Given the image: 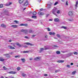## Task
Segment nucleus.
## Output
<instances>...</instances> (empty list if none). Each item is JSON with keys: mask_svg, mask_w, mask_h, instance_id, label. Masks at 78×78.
<instances>
[{"mask_svg": "<svg viewBox=\"0 0 78 78\" xmlns=\"http://www.w3.org/2000/svg\"><path fill=\"white\" fill-rule=\"evenodd\" d=\"M47 8H48V9H50V8H51V5H48V6Z\"/></svg>", "mask_w": 78, "mask_h": 78, "instance_id": "31", "label": "nucleus"}, {"mask_svg": "<svg viewBox=\"0 0 78 78\" xmlns=\"http://www.w3.org/2000/svg\"><path fill=\"white\" fill-rule=\"evenodd\" d=\"M32 14L33 15H36V14H37V12L35 11H34L33 12Z\"/></svg>", "mask_w": 78, "mask_h": 78, "instance_id": "24", "label": "nucleus"}, {"mask_svg": "<svg viewBox=\"0 0 78 78\" xmlns=\"http://www.w3.org/2000/svg\"><path fill=\"white\" fill-rule=\"evenodd\" d=\"M13 47H15L16 45H15V44H13Z\"/></svg>", "mask_w": 78, "mask_h": 78, "instance_id": "61", "label": "nucleus"}, {"mask_svg": "<svg viewBox=\"0 0 78 78\" xmlns=\"http://www.w3.org/2000/svg\"><path fill=\"white\" fill-rule=\"evenodd\" d=\"M30 61H31V60H33V58H30Z\"/></svg>", "mask_w": 78, "mask_h": 78, "instance_id": "58", "label": "nucleus"}, {"mask_svg": "<svg viewBox=\"0 0 78 78\" xmlns=\"http://www.w3.org/2000/svg\"><path fill=\"white\" fill-rule=\"evenodd\" d=\"M76 73V71H74L72 73V75H75V74Z\"/></svg>", "mask_w": 78, "mask_h": 78, "instance_id": "29", "label": "nucleus"}, {"mask_svg": "<svg viewBox=\"0 0 78 78\" xmlns=\"http://www.w3.org/2000/svg\"><path fill=\"white\" fill-rule=\"evenodd\" d=\"M12 53H9L8 54H4V55L6 57H7V58H11V56L10 55H9V54H12Z\"/></svg>", "mask_w": 78, "mask_h": 78, "instance_id": "3", "label": "nucleus"}, {"mask_svg": "<svg viewBox=\"0 0 78 78\" xmlns=\"http://www.w3.org/2000/svg\"><path fill=\"white\" fill-rule=\"evenodd\" d=\"M49 20V21H52L53 20L51 19H50Z\"/></svg>", "mask_w": 78, "mask_h": 78, "instance_id": "59", "label": "nucleus"}, {"mask_svg": "<svg viewBox=\"0 0 78 78\" xmlns=\"http://www.w3.org/2000/svg\"><path fill=\"white\" fill-rule=\"evenodd\" d=\"M25 38H26V39H28V37L27 36H26L24 37Z\"/></svg>", "mask_w": 78, "mask_h": 78, "instance_id": "48", "label": "nucleus"}, {"mask_svg": "<svg viewBox=\"0 0 78 78\" xmlns=\"http://www.w3.org/2000/svg\"><path fill=\"white\" fill-rule=\"evenodd\" d=\"M66 67H68V68H70V66L69 65H67L66 66Z\"/></svg>", "mask_w": 78, "mask_h": 78, "instance_id": "40", "label": "nucleus"}, {"mask_svg": "<svg viewBox=\"0 0 78 78\" xmlns=\"http://www.w3.org/2000/svg\"><path fill=\"white\" fill-rule=\"evenodd\" d=\"M57 54H60V52L59 51H57L56 52Z\"/></svg>", "mask_w": 78, "mask_h": 78, "instance_id": "32", "label": "nucleus"}, {"mask_svg": "<svg viewBox=\"0 0 78 78\" xmlns=\"http://www.w3.org/2000/svg\"><path fill=\"white\" fill-rule=\"evenodd\" d=\"M57 11V9L56 8L52 10V13L54 15H55V16H57L56 15V14L55 13V12H56Z\"/></svg>", "mask_w": 78, "mask_h": 78, "instance_id": "2", "label": "nucleus"}, {"mask_svg": "<svg viewBox=\"0 0 78 78\" xmlns=\"http://www.w3.org/2000/svg\"><path fill=\"white\" fill-rule=\"evenodd\" d=\"M44 10V9L43 8H41L40 9V11H43Z\"/></svg>", "mask_w": 78, "mask_h": 78, "instance_id": "52", "label": "nucleus"}, {"mask_svg": "<svg viewBox=\"0 0 78 78\" xmlns=\"http://www.w3.org/2000/svg\"><path fill=\"white\" fill-rule=\"evenodd\" d=\"M34 60L35 61H39V60H40V58L39 57H37L36 58H35L34 59Z\"/></svg>", "mask_w": 78, "mask_h": 78, "instance_id": "11", "label": "nucleus"}, {"mask_svg": "<svg viewBox=\"0 0 78 78\" xmlns=\"http://www.w3.org/2000/svg\"><path fill=\"white\" fill-rule=\"evenodd\" d=\"M33 14V12H30V13H29V14Z\"/></svg>", "mask_w": 78, "mask_h": 78, "instance_id": "57", "label": "nucleus"}, {"mask_svg": "<svg viewBox=\"0 0 78 78\" xmlns=\"http://www.w3.org/2000/svg\"><path fill=\"white\" fill-rule=\"evenodd\" d=\"M73 20V19H69V21H72Z\"/></svg>", "mask_w": 78, "mask_h": 78, "instance_id": "56", "label": "nucleus"}, {"mask_svg": "<svg viewBox=\"0 0 78 78\" xmlns=\"http://www.w3.org/2000/svg\"><path fill=\"white\" fill-rule=\"evenodd\" d=\"M11 27H12L13 28H17V25H12L11 26Z\"/></svg>", "mask_w": 78, "mask_h": 78, "instance_id": "13", "label": "nucleus"}, {"mask_svg": "<svg viewBox=\"0 0 78 78\" xmlns=\"http://www.w3.org/2000/svg\"><path fill=\"white\" fill-rule=\"evenodd\" d=\"M23 53H29V51H23Z\"/></svg>", "mask_w": 78, "mask_h": 78, "instance_id": "23", "label": "nucleus"}, {"mask_svg": "<svg viewBox=\"0 0 78 78\" xmlns=\"http://www.w3.org/2000/svg\"><path fill=\"white\" fill-rule=\"evenodd\" d=\"M61 28H63L64 29H67V27L64 26H62Z\"/></svg>", "mask_w": 78, "mask_h": 78, "instance_id": "26", "label": "nucleus"}, {"mask_svg": "<svg viewBox=\"0 0 78 78\" xmlns=\"http://www.w3.org/2000/svg\"><path fill=\"white\" fill-rule=\"evenodd\" d=\"M9 48L10 49H12V50H13L14 49H15V48L11 46H8Z\"/></svg>", "mask_w": 78, "mask_h": 78, "instance_id": "8", "label": "nucleus"}, {"mask_svg": "<svg viewBox=\"0 0 78 78\" xmlns=\"http://www.w3.org/2000/svg\"><path fill=\"white\" fill-rule=\"evenodd\" d=\"M20 26H24V24L22 23L20 24Z\"/></svg>", "mask_w": 78, "mask_h": 78, "instance_id": "47", "label": "nucleus"}, {"mask_svg": "<svg viewBox=\"0 0 78 78\" xmlns=\"http://www.w3.org/2000/svg\"><path fill=\"white\" fill-rule=\"evenodd\" d=\"M56 34L55 32H52V35H55Z\"/></svg>", "mask_w": 78, "mask_h": 78, "instance_id": "42", "label": "nucleus"}, {"mask_svg": "<svg viewBox=\"0 0 78 78\" xmlns=\"http://www.w3.org/2000/svg\"><path fill=\"white\" fill-rule=\"evenodd\" d=\"M58 2H56L54 3V5H57V4H58Z\"/></svg>", "mask_w": 78, "mask_h": 78, "instance_id": "37", "label": "nucleus"}, {"mask_svg": "<svg viewBox=\"0 0 78 78\" xmlns=\"http://www.w3.org/2000/svg\"><path fill=\"white\" fill-rule=\"evenodd\" d=\"M44 76H48V75L47 74H44Z\"/></svg>", "mask_w": 78, "mask_h": 78, "instance_id": "49", "label": "nucleus"}, {"mask_svg": "<svg viewBox=\"0 0 78 78\" xmlns=\"http://www.w3.org/2000/svg\"><path fill=\"white\" fill-rule=\"evenodd\" d=\"M1 78H4L3 76H2L1 77Z\"/></svg>", "mask_w": 78, "mask_h": 78, "instance_id": "64", "label": "nucleus"}, {"mask_svg": "<svg viewBox=\"0 0 78 78\" xmlns=\"http://www.w3.org/2000/svg\"><path fill=\"white\" fill-rule=\"evenodd\" d=\"M73 53H70L68 54L67 55V56L68 57L70 56H72V54H73Z\"/></svg>", "mask_w": 78, "mask_h": 78, "instance_id": "14", "label": "nucleus"}, {"mask_svg": "<svg viewBox=\"0 0 78 78\" xmlns=\"http://www.w3.org/2000/svg\"><path fill=\"white\" fill-rule=\"evenodd\" d=\"M77 5H78V1L76 2V5H75L76 9V8L78 7V6H77Z\"/></svg>", "mask_w": 78, "mask_h": 78, "instance_id": "18", "label": "nucleus"}, {"mask_svg": "<svg viewBox=\"0 0 78 78\" xmlns=\"http://www.w3.org/2000/svg\"><path fill=\"white\" fill-rule=\"evenodd\" d=\"M0 61H5V59L3 58H0Z\"/></svg>", "mask_w": 78, "mask_h": 78, "instance_id": "22", "label": "nucleus"}, {"mask_svg": "<svg viewBox=\"0 0 78 78\" xmlns=\"http://www.w3.org/2000/svg\"><path fill=\"white\" fill-rule=\"evenodd\" d=\"M8 11L7 12V14H6V15H8Z\"/></svg>", "mask_w": 78, "mask_h": 78, "instance_id": "63", "label": "nucleus"}, {"mask_svg": "<svg viewBox=\"0 0 78 78\" xmlns=\"http://www.w3.org/2000/svg\"><path fill=\"white\" fill-rule=\"evenodd\" d=\"M49 34H50V35H52V32H49Z\"/></svg>", "mask_w": 78, "mask_h": 78, "instance_id": "50", "label": "nucleus"}, {"mask_svg": "<svg viewBox=\"0 0 78 78\" xmlns=\"http://www.w3.org/2000/svg\"><path fill=\"white\" fill-rule=\"evenodd\" d=\"M48 49V48H46L45 49H44L42 48H40L41 51H40L39 52L41 53V52H42V51H43V50H47Z\"/></svg>", "mask_w": 78, "mask_h": 78, "instance_id": "4", "label": "nucleus"}, {"mask_svg": "<svg viewBox=\"0 0 78 78\" xmlns=\"http://www.w3.org/2000/svg\"><path fill=\"white\" fill-rule=\"evenodd\" d=\"M28 31L30 33H32V34L34 33V32L33 31V30L32 29H30Z\"/></svg>", "mask_w": 78, "mask_h": 78, "instance_id": "9", "label": "nucleus"}, {"mask_svg": "<svg viewBox=\"0 0 78 78\" xmlns=\"http://www.w3.org/2000/svg\"><path fill=\"white\" fill-rule=\"evenodd\" d=\"M21 60L23 62H24L25 61V59L24 58H22Z\"/></svg>", "mask_w": 78, "mask_h": 78, "instance_id": "25", "label": "nucleus"}, {"mask_svg": "<svg viewBox=\"0 0 78 78\" xmlns=\"http://www.w3.org/2000/svg\"><path fill=\"white\" fill-rule=\"evenodd\" d=\"M1 26L2 27H4V28H6V25H5L4 24H2Z\"/></svg>", "mask_w": 78, "mask_h": 78, "instance_id": "20", "label": "nucleus"}, {"mask_svg": "<svg viewBox=\"0 0 78 78\" xmlns=\"http://www.w3.org/2000/svg\"><path fill=\"white\" fill-rule=\"evenodd\" d=\"M54 47H58V46H56V45H54Z\"/></svg>", "mask_w": 78, "mask_h": 78, "instance_id": "60", "label": "nucleus"}, {"mask_svg": "<svg viewBox=\"0 0 78 78\" xmlns=\"http://www.w3.org/2000/svg\"><path fill=\"white\" fill-rule=\"evenodd\" d=\"M70 64H71V66H72V65H73V63H71Z\"/></svg>", "mask_w": 78, "mask_h": 78, "instance_id": "62", "label": "nucleus"}, {"mask_svg": "<svg viewBox=\"0 0 78 78\" xmlns=\"http://www.w3.org/2000/svg\"><path fill=\"white\" fill-rule=\"evenodd\" d=\"M38 14L40 15L43 16V15H44V13L43 12H38Z\"/></svg>", "mask_w": 78, "mask_h": 78, "instance_id": "12", "label": "nucleus"}, {"mask_svg": "<svg viewBox=\"0 0 78 78\" xmlns=\"http://www.w3.org/2000/svg\"><path fill=\"white\" fill-rule=\"evenodd\" d=\"M3 69H4L5 70H7V68H6V67L5 66H4L3 67Z\"/></svg>", "mask_w": 78, "mask_h": 78, "instance_id": "34", "label": "nucleus"}, {"mask_svg": "<svg viewBox=\"0 0 78 78\" xmlns=\"http://www.w3.org/2000/svg\"><path fill=\"white\" fill-rule=\"evenodd\" d=\"M36 35H32V37H34L35 36H36Z\"/></svg>", "mask_w": 78, "mask_h": 78, "instance_id": "44", "label": "nucleus"}, {"mask_svg": "<svg viewBox=\"0 0 78 78\" xmlns=\"http://www.w3.org/2000/svg\"><path fill=\"white\" fill-rule=\"evenodd\" d=\"M45 38H46V39H45V40H47V38H48V36H45Z\"/></svg>", "mask_w": 78, "mask_h": 78, "instance_id": "39", "label": "nucleus"}, {"mask_svg": "<svg viewBox=\"0 0 78 78\" xmlns=\"http://www.w3.org/2000/svg\"><path fill=\"white\" fill-rule=\"evenodd\" d=\"M48 31H51V30H50V29L48 28Z\"/></svg>", "mask_w": 78, "mask_h": 78, "instance_id": "46", "label": "nucleus"}, {"mask_svg": "<svg viewBox=\"0 0 78 78\" xmlns=\"http://www.w3.org/2000/svg\"><path fill=\"white\" fill-rule=\"evenodd\" d=\"M22 76H26V74L24 73H22Z\"/></svg>", "mask_w": 78, "mask_h": 78, "instance_id": "28", "label": "nucleus"}, {"mask_svg": "<svg viewBox=\"0 0 78 78\" xmlns=\"http://www.w3.org/2000/svg\"><path fill=\"white\" fill-rule=\"evenodd\" d=\"M14 22H16L17 23H18V22H19L18 21H17L16 20L14 21Z\"/></svg>", "mask_w": 78, "mask_h": 78, "instance_id": "41", "label": "nucleus"}, {"mask_svg": "<svg viewBox=\"0 0 78 78\" xmlns=\"http://www.w3.org/2000/svg\"><path fill=\"white\" fill-rule=\"evenodd\" d=\"M68 15L69 16H72L73 15V13L71 11H70L68 13Z\"/></svg>", "mask_w": 78, "mask_h": 78, "instance_id": "7", "label": "nucleus"}, {"mask_svg": "<svg viewBox=\"0 0 78 78\" xmlns=\"http://www.w3.org/2000/svg\"><path fill=\"white\" fill-rule=\"evenodd\" d=\"M58 71H59L58 70H56L55 71V72H56V73H57V72H58Z\"/></svg>", "mask_w": 78, "mask_h": 78, "instance_id": "55", "label": "nucleus"}, {"mask_svg": "<svg viewBox=\"0 0 78 78\" xmlns=\"http://www.w3.org/2000/svg\"><path fill=\"white\" fill-rule=\"evenodd\" d=\"M23 1H24V0H19V2L20 4H21L23 3Z\"/></svg>", "mask_w": 78, "mask_h": 78, "instance_id": "17", "label": "nucleus"}, {"mask_svg": "<svg viewBox=\"0 0 78 78\" xmlns=\"http://www.w3.org/2000/svg\"><path fill=\"white\" fill-rule=\"evenodd\" d=\"M9 73H10L11 74H16L17 73V72L16 71H11L9 72Z\"/></svg>", "mask_w": 78, "mask_h": 78, "instance_id": "5", "label": "nucleus"}, {"mask_svg": "<svg viewBox=\"0 0 78 78\" xmlns=\"http://www.w3.org/2000/svg\"><path fill=\"white\" fill-rule=\"evenodd\" d=\"M28 1H26L25 3L23 5L24 6H27V5H28Z\"/></svg>", "mask_w": 78, "mask_h": 78, "instance_id": "6", "label": "nucleus"}, {"mask_svg": "<svg viewBox=\"0 0 78 78\" xmlns=\"http://www.w3.org/2000/svg\"><path fill=\"white\" fill-rule=\"evenodd\" d=\"M57 37H60V35L58 34H57Z\"/></svg>", "mask_w": 78, "mask_h": 78, "instance_id": "54", "label": "nucleus"}, {"mask_svg": "<svg viewBox=\"0 0 78 78\" xmlns=\"http://www.w3.org/2000/svg\"><path fill=\"white\" fill-rule=\"evenodd\" d=\"M50 15L49 14H46V18H47L48 17V16H49Z\"/></svg>", "mask_w": 78, "mask_h": 78, "instance_id": "35", "label": "nucleus"}, {"mask_svg": "<svg viewBox=\"0 0 78 78\" xmlns=\"http://www.w3.org/2000/svg\"><path fill=\"white\" fill-rule=\"evenodd\" d=\"M74 55H77L78 53L77 52H76L74 53Z\"/></svg>", "mask_w": 78, "mask_h": 78, "instance_id": "33", "label": "nucleus"}, {"mask_svg": "<svg viewBox=\"0 0 78 78\" xmlns=\"http://www.w3.org/2000/svg\"><path fill=\"white\" fill-rule=\"evenodd\" d=\"M66 5H67V6L69 5V4H68V3H67V1L66 2Z\"/></svg>", "mask_w": 78, "mask_h": 78, "instance_id": "51", "label": "nucleus"}, {"mask_svg": "<svg viewBox=\"0 0 78 78\" xmlns=\"http://www.w3.org/2000/svg\"><path fill=\"white\" fill-rule=\"evenodd\" d=\"M57 14H60V11L59 10H57L56 11Z\"/></svg>", "mask_w": 78, "mask_h": 78, "instance_id": "27", "label": "nucleus"}, {"mask_svg": "<svg viewBox=\"0 0 78 78\" xmlns=\"http://www.w3.org/2000/svg\"><path fill=\"white\" fill-rule=\"evenodd\" d=\"M16 45H17L18 46H19L20 47H22V46H21V45H20V44L17 43H16Z\"/></svg>", "mask_w": 78, "mask_h": 78, "instance_id": "21", "label": "nucleus"}, {"mask_svg": "<svg viewBox=\"0 0 78 78\" xmlns=\"http://www.w3.org/2000/svg\"><path fill=\"white\" fill-rule=\"evenodd\" d=\"M19 55H16L15 56V58H19Z\"/></svg>", "mask_w": 78, "mask_h": 78, "instance_id": "45", "label": "nucleus"}, {"mask_svg": "<svg viewBox=\"0 0 78 78\" xmlns=\"http://www.w3.org/2000/svg\"><path fill=\"white\" fill-rule=\"evenodd\" d=\"M32 18L36 19V18H37V16H32Z\"/></svg>", "mask_w": 78, "mask_h": 78, "instance_id": "19", "label": "nucleus"}, {"mask_svg": "<svg viewBox=\"0 0 78 78\" xmlns=\"http://www.w3.org/2000/svg\"><path fill=\"white\" fill-rule=\"evenodd\" d=\"M64 62V60H58V62Z\"/></svg>", "mask_w": 78, "mask_h": 78, "instance_id": "16", "label": "nucleus"}, {"mask_svg": "<svg viewBox=\"0 0 78 78\" xmlns=\"http://www.w3.org/2000/svg\"><path fill=\"white\" fill-rule=\"evenodd\" d=\"M25 44H26L27 45H31V46H32V45H33V44H31L28 42L25 43Z\"/></svg>", "mask_w": 78, "mask_h": 78, "instance_id": "15", "label": "nucleus"}, {"mask_svg": "<svg viewBox=\"0 0 78 78\" xmlns=\"http://www.w3.org/2000/svg\"><path fill=\"white\" fill-rule=\"evenodd\" d=\"M3 5L2 4H0V8H3Z\"/></svg>", "mask_w": 78, "mask_h": 78, "instance_id": "30", "label": "nucleus"}, {"mask_svg": "<svg viewBox=\"0 0 78 78\" xmlns=\"http://www.w3.org/2000/svg\"><path fill=\"white\" fill-rule=\"evenodd\" d=\"M11 5V2H9V4L8 5H7V6H8V5Z\"/></svg>", "mask_w": 78, "mask_h": 78, "instance_id": "53", "label": "nucleus"}, {"mask_svg": "<svg viewBox=\"0 0 78 78\" xmlns=\"http://www.w3.org/2000/svg\"><path fill=\"white\" fill-rule=\"evenodd\" d=\"M54 20L55 22H59V19L57 18L54 19Z\"/></svg>", "mask_w": 78, "mask_h": 78, "instance_id": "10", "label": "nucleus"}, {"mask_svg": "<svg viewBox=\"0 0 78 78\" xmlns=\"http://www.w3.org/2000/svg\"><path fill=\"white\" fill-rule=\"evenodd\" d=\"M17 69L18 70H20V68L19 67H18L17 68Z\"/></svg>", "mask_w": 78, "mask_h": 78, "instance_id": "36", "label": "nucleus"}, {"mask_svg": "<svg viewBox=\"0 0 78 78\" xmlns=\"http://www.w3.org/2000/svg\"><path fill=\"white\" fill-rule=\"evenodd\" d=\"M21 32H22L25 34H27L28 30H27L22 29L20 30Z\"/></svg>", "mask_w": 78, "mask_h": 78, "instance_id": "1", "label": "nucleus"}, {"mask_svg": "<svg viewBox=\"0 0 78 78\" xmlns=\"http://www.w3.org/2000/svg\"><path fill=\"white\" fill-rule=\"evenodd\" d=\"M28 26V24H24V26H25V27H27Z\"/></svg>", "mask_w": 78, "mask_h": 78, "instance_id": "43", "label": "nucleus"}, {"mask_svg": "<svg viewBox=\"0 0 78 78\" xmlns=\"http://www.w3.org/2000/svg\"><path fill=\"white\" fill-rule=\"evenodd\" d=\"M33 21V20L31 19H30L29 20H28V21H29V22L31 21Z\"/></svg>", "mask_w": 78, "mask_h": 78, "instance_id": "38", "label": "nucleus"}]
</instances>
